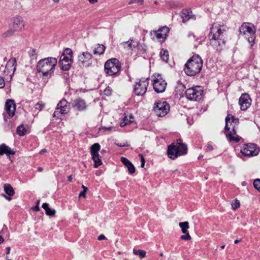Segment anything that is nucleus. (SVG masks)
Listing matches in <instances>:
<instances>
[{"instance_id": "obj_1", "label": "nucleus", "mask_w": 260, "mask_h": 260, "mask_svg": "<svg viewBox=\"0 0 260 260\" xmlns=\"http://www.w3.org/2000/svg\"><path fill=\"white\" fill-rule=\"evenodd\" d=\"M226 137L230 142L238 143L241 137L237 135V130L239 124V119L232 114H228L225 118Z\"/></svg>"}, {"instance_id": "obj_2", "label": "nucleus", "mask_w": 260, "mask_h": 260, "mask_svg": "<svg viewBox=\"0 0 260 260\" xmlns=\"http://www.w3.org/2000/svg\"><path fill=\"white\" fill-rule=\"evenodd\" d=\"M225 30H222L213 25L208 35L210 44L216 51H221L225 47V41L224 36Z\"/></svg>"}, {"instance_id": "obj_3", "label": "nucleus", "mask_w": 260, "mask_h": 260, "mask_svg": "<svg viewBox=\"0 0 260 260\" xmlns=\"http://www.w3.org/2000/svg\"><path fill=\"white\" fill-rule=\"evenodd\" d=\"M57 63V59L53 57H48L40 59L37 64L38 72L41 73L43 76L50 77L54 72Z\"/></svg>"}, {"instance_id": "obj_4", "label": "nucleus", "mask_w": 260, "mask_h": 260, "mask_svg": "<svg viewBox=\"0 0 260 260\" xmlns=\"http://www.w3.org/2000/svg\"><path fill=\"white\" fill-rule=\"evenodd\" d=\"M203 61L200 56L195 54L192 56L185 64L184 71L189 76H194L199 74L202 69Z\"/></svg>"}, {"instance_id": "obj_5", "label": "nucleus", "mask_w": 260, "mask_h": 260, "mask_svg": "<svg viewBox=\"0 0 260 260\" xmlns=\"http://www.w3.org/2000/svg\"><path fill=\"white\" fill-rule=\"evenodd\" d=\"M187 153V145L181 142V139L174 141L168 147V156L173 160L176 159L178 156L186 154Z\"/></svg>"}, {"instance_id": "obj_6", "label": "nucleus", "mask_w": 260, "mask_h": 260, "mask_svg": "<svg viewBox=\"0 0 260 260\" xmlns=\"http://www.w3.org/2000/svg\"><path fill=\"white\" fill-rule=\"evenodd\" d=\"M255 26L250 23L244 22L239 28V37L246 39L252 47L255 44Z\"/></svg>"}, {"instance_id": "obj_7", "label": "nucleus", "mask_w": 260, "mask_h": 260, "mask_svg": "<svg viewBox=\"0 0 260 260\" xmlns=\"http://www.w3.org/2000/svg\"><path fill=\"white\" fill-rule=\"evenodd\" d=\"M73 63V52L71 48H67L62 53L59 64L62 70L69 71Z\"/></svg>"}, {"instance_id": "obj_8", "label": "nucleus", "mask_w": 260, "mask_h": 260, "mask_svg": "<svg viewBox=\"0 0 260 260\" xmlns=\"http://www.w3.org/2000/svg\"><path fill=\"white\" fill-rule=\"evenodd\" d=\"M104 67L106 74L110 76H113L120 72L121 64L118 59L112 58L108 59L105 62Z\"/></svg>"}, {"instance_id": "obj_9", "label": "nucleus", "mask_w": 260, "mask_h": 260, "mask_svg": "<svg viewBox=\"0 0 260 260\" xmlns=\"http://www.w3.org/2000/svg\"><path fill=\"white\" fill-rule=\"evenodd\" d=\"M71 105L74 111L78 114L85 112L89 108V105L86 101L80 97L72 100Z\"/></svg>"}, {"instance_id": "obj_10", "label": "nucleus", "mask_w": 260, "mask_h": 260, "mask_svg": "<svg viewBox=\"0 0 260 260\" xmlns=\"http://www.w3.org/2000/svg\"><path fill=\"white\" fill-rule=\"evenodd\" d=\"M203 90L201 86H196L187 89L185 91L186 98L190 101H198L201 99Z\"/></svg>"}, {"instance_id": "obj_11", "label": "nucleus", "mask_w": 260, "mask_h": 260, "mask_svg": "<svg viewBox=\"0 0 260 260\" xmlns=\"http://www.w3.org/2000/svg\"><path fill=\"white\" fill-rule=\"evenodd\" d=\"M170 108V105L167 102L159 100L155 102L153 110L157 116L163 117L168 113Z\"/></svg>"}, {"instance_id": "obj_12", "label": "nucleus", "mask_w": 260, "mask_h": 260, "mask_svg": "<svg viewBox=\"0 0 260 260\" xmlns=\"http://www.w3.org/2000/svg\"><path fill=\"white\" fill-rule=\"evenodd\" d=\"M149 78H141L135 85L134 91L137 95H143L147 90L149 85Z\"/></svg>"}, {"instance_id": "obj_13", "label": "nucleus", "mask_w": 260, "mask_h": 260, "mask_svg": "<svg viewBox=\"0 0 260 260\" xmlns=\"http://www.w3.org/2000/svg\"><path fill=\"white\" fill-rule=\"evenodd\" d=\"M69 103L64 99L61 100L57 104L55 111L53 113V117L58 118L60 114L65 115L69 112Z\"/></svg>"}, {"instance_id": "obj_14", "label": "nucleus", "mask_w": 260, "mask_h": 260, "mask_svg": "<svg viewBox=\"0 0 260 260\" xmlns=\"http://www.w3.org/2000/svg\"><path fill=\"white\" fill-rule=\"evenodd\" d=\"M241 153L244 156H250L256 155L259 152L257 145L253 143L244 144L241 149Z\"/></svg>"}, {"instance_id": "obj_15", "label": "nucleus", "mask_w": 260, "mask_h": 260, "mask_svg": "<svg viewBox=\"0 0 260 260\" xmlns=\"http://www.w3.org/2000/svg\"><path fill=\"white\" fill-rule=\"evenodd\" d=\"M92 56L91 54L87 51L83 52L78 55L77 63L80 67H87L91 65Z\"/></svg>"}, {"instance_id": "obj_16", "label": "nucleus", "mask_w": 260, "mask_h": 260, "mask_svg": "<svg viewBox=\"0 0 260 260\" xmlns=\"http://www.w3.org/2000/svg\"><path fill=\"white\" fill-rule=\"evenodd\" d=\"M16 66L17 61L16 58H11L7 62L4 70V75L10 76L11 78L16 70Z\"/></svg>"}, {"instance_id": "obj_17", "label": "nucleus", "mask_w": 260, "mask_h": 260, "mask_svg": "<svg viewBox=\"0 0 260 260\" xmlns=\"http://www.w3.org/2000/svg\"><path fill=\"white\" fill-rule=\"evenodd\" d=\"M153 89L157 93H162L166 90L167 82L159 75L153 80Z\"/></svg>"}, {"instance_id": "obj_18", "label": "nucleus", "mask_w": 260, "mask_h": 260, "mask_svg": "<svg viewBox=\"0 0 260 260\" xmlns=\"http://www.w3.org/2000/svg\"><path fill=\"white\" fill-rule=\"evenodd\" d=\"M170 29L166 26H162L157 30H151L150 31V35H154L156 38L161 41H164L169 32Z\"/></svg>"}, {"instance_id": "obj_19", "label": "nucleus", "mask_w": 260, "mask_h": 260, "mask_svg": "<svg viewBox=\"0 0 260 260\" xmlns=\"http://www.w3.org/2000/svg\"><path fill=\"white\" fill-rule=\"evenodd\" d=\"M239 104L241 110H247L251 105V99L249 95L247 93L242 94L239 99Z\"/></svg>"}, {"instance_id": "obj_20", "label": "nucleus", "mask_w": 260, "mask_h": 260, "mask_svg": "<svg viewBox=\"0 0 260 260\" xmlns=\"http://www.w3.org/2000/svg\"><path fill=\"white\" fill-rule=\"evenodd\" d=\"M179 226L181 228L182 233L184 234L180 237V239L185 241L190 240L191 237L187 231L189 228L188 222H181L179 223Z\"/></svg>"}, {"instance_id": "obj_21", "label": "nucleus", "mask_w": 260, "mask_h": 260, "mask_svg": "<svg viewBox=\"0 0 260 260\" xmlns=\"http://www.w3.org/2000/svg\"><path fill=\"white\" fill-rule=\"evenodd\" d=\"M5 110L9 116L12 117L14 116L16 111V105L13 100L8 99L6 101Z\"/></svg>"}, {"instance_id": "obj_22", "label": "nucleus", "mask_w": 260, "mask_h": 260, "mask_svg": "<svg viewBox=\"0 0 260 260\" xmlns=\"http://www.w3.org/2000/svg\"><path fill=\"white\" fill-rule=\"evenodd\" d=\"M25 23L21 17L14 18L12 27L15 31H22L24 29Z\"/></svg>"}, {"instance_id": "obj_23", "label": "nucleus", "mask_w": 260, "mask_h": 260, "mask_svg": "<svg viewBox=\"0 0 260 260\" xmlns=\"http://www.w3.org/2000/svg\"><path fill=\"white\" fill-rule=\"evenodd\" d=\"M180 17L183 23H185L190 19L194 18L191 9L189 8L182 9L180 13Z\"/></svg>"}, {"instance_id": "obj_24", "label": "nucleus", "mask_w": 260, "mask_h": 260, "mask_svg": "<svg viewBox=\"0 0 260 260\" xmlns=\"http://www.w3.org/2000/svg\"><path fill=\"white\" fill-rule=\"evenodd\" d=\"M16 151L11 149L10 147L3 143L0 145V155L6 154L7 156L14 155Z\"/></svg>"}, {"instance_id": "obj_25", "label": "nucleus", "mask_w": 260, "mask_h": 260, "mask_svg": "<svg viewBox=\"0 0 260 260\" xmlns=\"http://www.w3.org/2000/svg\"><path fill=\"white\" fill-rule=\"evenodd\" d=\"M121 162L127 168L128 173L133 174L136 171L135 167L133 164L126 157H121L120 158Z\"/></svg>"}, {"instance_id": "obj_26", "label": "nucleus", "mask_w": 260, "mask_h": 260, "mask_svg": "<svg viewBox=\"0 0 260 260\" xmlns=\"http://www.w3.org/2000/svg\"><path fill=\"white\" fill-rule=\"evenodd\" d=\"M42 207L45 210L46 214L49 216H53L56 214V211L49 208V204L47 203H43Z\"/></svg>"}, {"instance_id": "obj_27", "label": "nucleus", "mask_w": 260, "mask_h": 260, "mask_svg": "<svg viewBox=\"0 0 260 260\" xmlns=\"http://www.w3.org/2000/svg\"><path fill=\"white\" fill-rule=\"evenodd\" d=\"M106 47L102 44H98L94 48L93 53L94 55L103 54L105 50Z\"/></svg>"}, {"instance_id": "obj_28", "label": "nucleus", "mask_w": 260, "mask_h": 260, "mask_svg": "<svg viewBox=\"0 0 260 260\" xmlns=\"http://www.w3.org/2000/svg\"><path fill=\"white\" fill-rule=\"evenodd\" d=\"M101 148V146L99 143L93 144L90 147V153L91 156L95 157V155H98L99 151Z\"/></svg>"}, {"instance_id": "obj_29", "label": "nucleus", "mask_w": 260, "mask_h": 260, "mask_svg": "<svg viewBox=\"0 0 260 260\" xmlns=\"http://www.w3.org/2000/svg\"><path fill=\"white\" fill-rule=\"evenodd\" d=\"M4 189L6 193L9 196L12 197L15 194V191L10 184L7 183L4 184Z\"/></svg>"}, {"instance_id": "obj_30", "label": "nucleus", "mask_w": 260, "mask_h": 260, "mask_svg": "<svg viewBox=\"0 0 260 260\" xmlns=\"http://www.w3.org/2000/svg\"><path fill=\"white\" fill-rule=\"evenodd\" d=\"M91 158L94 161L93 167L94 168H97L102 165L101 157L100 156L99 154L95 155V157L92 156Z\"/></svg>"}, {"instance_id": "obj_31", "label": "nucleus", "mask_w": 260, "mask_h": 260, "mask_svg": "<svg viewBox=\"0 0 260 260\" xmlns=\"http://www.w3.org/2000/svg\"><path fill=\"white\" fill-rule=\"evenodd\" d=\"M28 55L31 60H36L38 55V52L36 49L30 48L28 51Z\"/></svg>"}, {"instance_id": "obj_32", "label": "nucleus", "mask_w": 260, "mask_h": 260, "mask_svg": "<svg viewBox=\"0 0 260 260\" xmlns=\"http://www.w3.org/2000/svg\"><path fill=\"white\" fill-rule=\"evenodd\" d=\"M124 45L127 44V48L129 49L133 50L134 48H136L138 45V43L137 41H135L133 40L130 39L127 42H124Z\"/></svg>"}, {"instance_id": "obj_33", "label": "nucleus", "mask_w": 260, "mask_h": 260, "mask_svg": "<svg viewBox=\"0 0 260 260\" xmlns=\"http://www.w3.org/2000/svg\"><path fill=\"white\" fill-rule=\"evenodd\" d=\"M160 56L162 60L167 62L169 60V52L167 49H162L160 52Z\"/></svg>"}, {"instance_id": "obj_34", "label": "nucleus", "mask_w": 260, "mask_h": 260, "mask_svg": "<svg viewBox=\"0 0 260 260\" xmlns=\"http://www.w3.org/2000/svg\"><path fill=\"white\" fill-rule=\"evenodd\" d=\"M26 129L24 127L23 125H20L17 127V134L20 136H23L26 133Z\"/></svg>"}, {"instance_id": "obj_35", "label": "nucleus", "mask_w": 260, "mask_h": 260, "mask_svg": "<svg viewBox=\"0 0 260 260\" xmlns=\"http://www.w3.org/2000/svg\"><path fill=\"white\" fill-rule=\"evenodd\" d=\"M133 253L136 255H138L140 258H143L146 256V252L145 251L143 250H137L134 249L133 250Z\"/></svg>"}, {"instance_id": "obj_36", "label": "nucleus", "mask_w": 260, "mask_h": 260, "mask_svg": "<svg viewBox=\"0 0 260 260\" xmlns=\"http://www.w3.org/2000/svg\"><path fill=\"white\" fill-rule=\"evenodd\" d=\"M15 32V30H14V28L12 27L9 29L3 34L2 37L5 38L11 37L13 36Z\"/></svg>"}, {"instance_id": "obj_37", "label": "nucleus", "mask_w": 260, "mask_h": 260, "mask_svg": "<svg viewBox=\"0 0 260 260\" xmlns=\"http://www.w3.org/2000/svg\"><path fill=\"white\" fill-rule=\"evenodd\" d=\"M232 207L233 210H236L240 207V203L239 200L235 199L233 200L231 203Z\"/></svg>"}, {"instance_id": "obj_38", "label": "nucleus", "mask_w": 260, "mask_h": 260, "mask_svg": "<svg viewBox=\"0 0 260 260\" xmlns=\"http://www.w3.org/2000/svg\"><path fill=\"white\" fill-rule=\"evenodd\" d=\"M132 123V120L128 119L126 116H125L123 119V121L121 122L120 126L123 127L126 125H128Z\"/></svg>"}, {"instance_id": "obj_39", "label": "nucleus", "mask_w": 260, "mask_h": 260, "mask_svg": "<svg viewBox=\"0 0 260 260\" xmlns=\"http://www.w3.org/2000/svg\"><path fill=\"white\" fill-rule=\"evenodd\" d=\"M44 107L45 104L42 101H40L35 105V109L39 111H41Z\"/></svg>"}, {"instance_id": "obj_40", "label": "nucleus", "mask_w": 260, "mask_h": 260, "mask_svg": "<svg viewBox=\"0 0 260 260\" xmlns=\"http://www.w3.org/2000/svg\"><path fill=\"white\" fill-rule=\"evenodd\" d=\"M253 186L260 192V179H256L254 181Z\"/></svg>"}, {"instance_id": "obj_41", "label": "nucleus", "mask_w": 260, "mask_h": 260, "mask_svg": "<svg viewBox=\"0 0 260 260\" xmlns=\"http://www.w3.org/2000/svg\"><path fill=\"white\" fill-rule=\"evenodd\" d=\"M112 89L110 87H107L104 91V93L106 95L109 96L112 94Z\"/></svg>"}, {"instance_id": "obj_42", "label": "nucleus", "mask_w": 260, "mask_h": 260, "mask_svg": "<svg viewBox=\"0 0 260 260\" xmlns=\"http://www.w3.org/2000/svg\"><path fill=\"white\" fill-rule=\"evenodd\" d=\"M141 158V166L142 168H144L145 164V159L144 156L142 154H140Z\"/></svg>"}, {"instance_id": "obj_43", "label": "nucleus", "mask_w": 260, "mask_h": 260, "mask_svg": "<svg viewBox=\"0 0 260 260\" xmlns=\"http://www.w3.org/2000/svg\"><path fill=\"white\" fill-rule=\"evenodd\" d=\"M5 86V82L4 78L0 76V88H3Z\"/></svg>"}, {"instance_id": "obj_44", "label": "nucleus", "mask_w": 260, "mask_h": 260, "mask_svg": "<svg viewBox=\"0 0 260 260\" xmlns=\"http://www.w3.org/2000/svg\"><path fill=\"white\" fill-rule=\"evenodd\" d=\"M213 146L210 143H208L207 144V148H206V152H208V151H211L213 150Z\"/></svg>"}, {"instance_id": "obj_45", "label": "nucleus", "mask_w": 260, "mask_h": 260, "mask_svg": "<svg viewBox=\"0 0 260 260\" xmlns=\"http://www.w3.org/2000/svg\"><path fill=\"white\" fill-rule=\"evenodd\" d=\"M143 1H144V0H131L128 2V4L129 5H131L132 4H134V3H140L142 4Z\"/></svg>"}, {"instance_id": "obj_46", "label": "nucleus", "mask_w": 260, "mask_h": 260, "mask_svg": "<svg viewBox=\"0 0 260 260\" xmlns=\"http://www.w3.org/2000/svg\"><path fill=\"white\" fill-rule=\"evenodd\" d=\"M106 239V237L103 235L101 234L99 237L98 239L100 241H102Z\"/></svg>"}, {"instance_id": "obj_47", "label": "nucleus", "mask_w": 260, "mask_h": 260, "mask_svg": "<svg viewBox=\"0 0 260 260\" xmlns=\"http://www.w3.org/2000/svg\"><path fill=\"white\" fill-rule=\"evenodd\" d=\"M79 197L80 198V197H83V198H86V192L84 191H82L80 192V193H79Z\"/></svg>"}, {"instance_id": "obj_48", "label": "nucleus", "mask_w": 260, "mask_h": 260, "mask_svg": "<svg viewBox=\"0 0 260 260\" xmlns=\"http://www.w3.org/2000/svg\"><path fill=\"white\" fill-rule=\"evenodd\" d=\"M33 210L35 211H40L39 206H38V205H36V206L33 208Z\"/></svg>"}, {"instance_id": "obj_49", "label": "nucleus", "mask_w": 260, "mask_h": 260, "mask_svg": "<svg viewBox=\"0 0 260 260\" xmlns=\"http://www.w3.org/2000/svg\"><path fill=\"white\" fill-rule=\"evenodd\" d=\"M48 152V151H47V149H42L41 150H40V151L39 153H40V154H43L44 153H46V152Z\"/></svg>"}, {"instance_id": "obj_50", "label": "nucleus", "mask_w": 260, "mask_h": 260, "mask_svg": "<svg viewBox=\"0 0 260 260\" xmlns=\"http://www.w3.org/2000/svg\"><path fill=\"white\" fill-rule=\"evenodd\" d=\"M6 255H7L8 254H9L10 253V250H11V248L10 247H7L6 248Z\"/></svg>"}, {"instance_id": "obj_51", "label": "nucleus", "mask_w": 260, "mask_h": 260, "mask_svg": "<svg viewBox=\"0 0 260 260\" xmlns=\"http://www.w3.org/2000/svg\"><path fill=\"white\" fill-rule=\"evenodd\" d=\"M3 196L7 200L10 201L12 199L11 197L10 196V197H8L7 196V195L5 194H3Z\"/></svg>"}, {"instance_id": "obj_52", "label": "nucleus", "mask_w": 260, "mask_h": 260, "mask_svg": "<svg viewBox=\"0 0 260 260\" xmlns=\"http://www.w3.org/2000/svg\"><path fill=\"white\" fill-rule=\"evenodd\" d=\"M82 187L83 189V191H85V192H86L88 190V188L87 187L85 186L84 185H82Z\"/></svg>"}, {"instance_id": "obj_53", "label": "nucleus", "mask_w": 260, "mask_h": 260, "mask_svg": "<svg viewBox=\"0 0 260 260\" xmlns=\"http://www.w3.org/2000/svg\"><path fill=\"white\" fill-rule=\"evenodd\" d=\"M88 1L90 4H93L96 3L98 2V0H88Z\"/></svg>"}, {"instance_id": "obj_54", "label": "nucleus", "mask_w": 260, "mask_h": 260, "mask_svg": "<svg viewBox=\"0 0 260 260\" xmlns=\"http://www.w3.org/2000/svg\"><path fill=\"white\" fill-rule=\"evenodd\" d=\"M72 175H70L68 177V180L69 181V182H71L72 181Z\"/></svg>"}, {"instance_id": "obj_55", "label": "nucleus", "mask_w": 260, "mask_h": 260, "mask_svg": "<svg viewBox=\"0 0 260 260\" xmlns=\"http://www.w3.org/2000/svg\"><path fill=\"white\" fill-rule=\"evenodd\" d=\"M131 119L132 120V122L134 121V117L133 115H129V119Z\"/></svg>"}, {"instance_id": "obj_56", "label": "nucleus", "mask_w": 260, "mask_h": 260, "mask_svg": "<svg viewBox=\"0 0 260 260\" xmlns=\"http://www.w3.org/2000/svg\"><path fill=\"white\" fill-rule=\"evenodd\" d=\"M4 242V239L2 237V236H0V244L3 243Z\"/></svg>"}, {"instance_id": "obj_57", "label": "nucleus", "mask_w": 260, "mask_h": 260, "mask_svg": "<svg viewBox=\"0 0 260 260\" xmlns=\"http://www.w3.org/2000/svg\"><path fill=\"white\" fill-rule=\"evenodd\" d=\"M43 168H42L41 167L38 168V171L42 172V171H43Z\"/></svg>"}, {"instance_id": "obj_58", "label": "nucleus", "mask_w": 260, "mask_h": 260, "mask_svg": "<svg viewBox=\"0 0 260 260\" xmlns=\"http://www.w3.org/2000/svg\"><path fill=\"white\" fill-rule=\"evenodd\" d=\"M241 241V239H240V240H238V239L235 240V241H234V243H235V244H238V243H239Z\"/></svg>"}, {"instance_id": "obj_59", "label": "nucleus", "mask_w": 260, "mask_h": 260, "mask_svg": "<svg viewBox=\"0 0 260 260\" xmlns=\"http://www.w3.org/2000/svg\"><path fill=\"white\" fill-rule=\"evenodd\" d=\"M117 145L119 147H125V145H121V144H117Z\"/></svg>"}, {"instance_id": "obj_60", "label": "nucleus", "mask_w": 260, "mask_h": 260, "mask_svg": "<svg viewBox=\"0 0 260 260\" xmlns=\"http://www.w3.org/2000/svg\"><path fill=\"white\" fill-rule=\"evenodd\" d=\"M54 3H58L59 2V0H53Z\"/></svg>"}, {"instance_id": "obj_61", "label": "nucleus", "mask_w": 260, "mask_h": 260, "mask_svg": "<svg viewBox=\"0 0 260 260\" xmlns=\"http://www.w3.org/2000/svg\"><path fill=\"white\" fill-rule=\"evenodd\" d=\"M224 247H225V245H222V246H221V249H224Z\"/></svg>"}, {"instance_id": "obj_62", "label": "nucleus", "mask_w": 260, "mask_h": 260, "mask_svg": "<svg viewBox=\"0 0 260 260\" xmlns=\"http://www.w3.org/2000/svg\"><path fill=\"white\" fill-rule=\"evenodd\" d=\"M40 202V200H38V201H37V205H38V206H39Z\"/></svg>"}, {"instance_id": "obj_63", "label": "nucleus", "mask_w": 260, "mask_h": 260, "mask_svg": "<svg viewBox=\"0 0 260 260\" xmlns=\"http://www.w3.org/2000/svg\"><path fill=\"white\" fill-rule=\"evenodd\" d=\"M6 259H7V260H11V259H9V257H8V256H6Z\"/></svg>"}, {"instance_id": "obj_64", "label": "nucleus", "mask_w": 260, "mask_h": 260, "mask_svg": "<svg viewBox=\"0 0 260 260\" xmlns=\"http://www.w3.org/2000/svg\"><path fill=\"white\" fill-rule=\"evenodd\" d=\"M111 127H109V128H106V129H111Z\"/></svg>"}]
</instances>
